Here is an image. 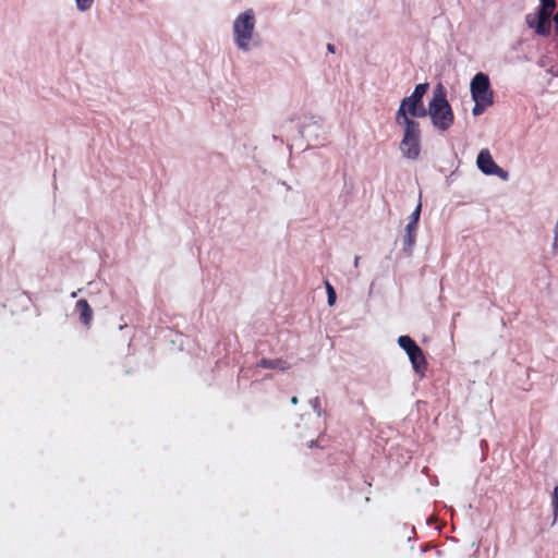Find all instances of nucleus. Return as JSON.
Returning <instances> with one entry per match:
<instances>
[{
	"label": "nucleus",
	"instance_id": "12",
	"mask_svg": "<svg viewBox=\"0 0 558 558\" xmlns=\"http://www.w3.org/2000/svg\"><path fill=\"white\" fill-rule=\"evenodd\" d=\"M474 107L472 109L473 116L482 114L488 107H490L494 102L484 101V100H473Z\"/></svg>",
	"mask_w": 558,
	"mask_h": 558
},
{
	"label": "nucleus",
	"instance_id": "10",
	"mask_svg": "<svg viewBox=\"0 0 558 558\" xmlns=\"http://www.w3.org/2000/svg\"><path fill=\"white\" fill-rule=\"evenodd\" d=\"M421 209H422V204H421V202H418V204L416 205L415 209L413 210V213L409 217V222H408V225L405 227V231L416 232L417 223H418L420 216H421Z\"/></svg>",
	"mask_w": 558,
	"mask_h": 558
},
{
	"label": "nucleus",
	"instance_id": "4",
	"mask_svg": "<svg viewBox=\"0 0 558 558\" xmlns=\"http://www.w3.org/2000/svg\"><path fill=\"white\" fill-rule=\"evenodd\" d=\"M401 129L399 150L407 160H417L422 154V131L420 123L397 124Z\"/></svg>",
	"mask_w": 558,
	"mask_h": 558
},
{
	"label": "nucleus",
	"instance_id": "7",
	"mask_svg": "<svg viewBox=\"0 0 558 558\" xmlns=\"http://www.w3.org/2000/svg\"><path fill=\"white\" fill-rule=\"evenodd\" d=\"M477 168L486 175H497L504 181L509 179L507 171L501 169L493 159L488 149H482L476 158Z\"/></svg>",
	"mask_w": 558,
	"mask_h": 558
},
{
	"label": "nucleus",
	"instance_id": "6",
	"mask_svg": "<svg viewBox=\"0 0 558 558\" xmlns=\"http://www.w3.org/2000/svg\"><path fill=\"white\" fill-rule=\"evenodd\" d=\"M470 93L472 100L494 102V92L490 86L489 77L483 72L476 73L471 80Z\"/></svg>",
	"mask_w": 558,
	"mask_h": 558
},
{
	"label": "nucleus",
	"instance_id": "16",
	"mask_svg": "<svg viewBox=\"0 0 558 558\" xmlns=\"http://www.w3.org/2000/svg\"><path fill=\"white\" fill-rule=\"evenodd\" d=\"M359 263H360V257L355 256V258H354V267H359Z\"/></svg>",
	"mask_w": 558,
	"mask_h": 558
},
{
	"label": "nucleus",
	"instance_id": "19",
	"mask_svg": "<svg viewBox=\"0 0 558 558\" xmlns=\"http://www.w3.org/2000/svg\"><path fill=\"white\" fill-rule=\"evenodd\" d=\"M328 50H329V51H331V52H333V46L329 44V45H328Z\"/></svg>",
	"mask_w": 558,
	"mask_h": 558
},
{
	"label": "nucleus",
	"instance_id": "14",
	"mask_svg": "<svg viewBox=\"0 0 558 558\" xmlns=\"http://www.w3.org/2000/svg\"><path fill=\"white\" fill-rule=\"evenodd\" d=\"M553 511H554V517L557 518L558 517V486L555 487L554 493H553Z\"/></svg>",
	"mask_w": 558,
	"mask_h": 558
},
{
	"label": "nucleus",
	"instance_id": "11",
	"mask_svg": "<svg viewBox=\"0 0 558 558\" xmlns=\"http://www.w3.org/2000/svg\"><path fill=\"white\" fill-rule=\"evenodd\" d=\"M73 2L78 13H86L92 10L96 0H73Z\"/></svg>",
	"mask_w": 558,
	"mask_h": 558
},
{
	"label": "nucleus",
	"instance_id": "18",
	"mask_svg": "<svg viewBox=\"0 0 558 558\" xmlns=\"http://www.w3.org/2000/svg\"><path fill=\"white\" fill-rule=\"evenodd\" d=\"M78 292H80V290L72 292V293H71V298H73V299H74V298H76V296H77V294H78Z\"/></svg>",
	"mask_w": 558,
	"mask_h": 558
},
{
	"label": "nucleus",
	"instance_id": "3",
	"mask_svg": "<svg viewBox=\"0 0 558 558\" xmlns=\"http://www.w3.org/2000/svg\"><path fill=\"white\" fill-rule=\"evenodd\" d=\"M256 19L252 9L238 14L232 23V36L236 48L243 52L250 51L255 45Z\"/></svg>",
	"mask_w": 558,
	"mask_h": 558
},
{
	"label": "nucleus",
	"instance_id": "1",
	"mask_svg": "<svg viewBox=\"0 0 558 558\" xmlns=\"http://www.w3.org/2000/svg\"><path fill=\"white\" fill-rule=\"evenodd\" d=\"M428 86V83L417 84L412 94L401 100L396 112V124L418 123L415 119L424 118L427 114L423 97Z\"/></svg>",
	"mask_w": 558,
	"mask_h": 558
},
{
	"label": "nucleus",
	"instance_id": "13",
	"mask_svg": "<svg viewBox=\"0 0 558 558\" xmlns=\"http://www.w3.org/2000/svg\"><path fill=\"white\" fill-rule=\"evenodd\" d=\"M327 303L332 306L336 303V291L329 281H326Z\"/></svg>",
	"mask_w": 558,
	"mask_h": 558
},
{
	"label": "nucleus",
	"instance_id": "9",
	"mask_svg": "<svg viewBox=\"0 0 558 558\" xmlns=\"http://www.w3.org/2000/svg\"><path fill=\"white\" fill-rule=\"evenodd\" d=\"M257 365L263 368H274L279 371H287L289 368V364L281 359H263Z\"/></svg>",
	"mask_w": 558,
	"mask_h": 558
},
{
	"label": "nucleus",
	"instance_id": "15",
	"mask_svg": "<svg viewBox=\"0 0 558 558\" xmlns=\"http://www.w3.org/2000/svg\"><path fill=\"white\" fill-rule=\"evenodd\" d=\"M415 242V232L405 231L404 244L411 248Z\"/></svg>",
	"mask_w": 558,
	"mask_h": 558
},
{
	"label": "nucleus",
	"instance_id": "5",
	"mask_svg": "<svg viewBox=\"0 0 558 558\" xmlns=\"http://www.w3.org/2000/svg\"><path fill=\"white\" fill-rule=\"evenodd\" d=\"M399 347L407 353L414 372L423 377L427 369V361L423 350L409 336H400L398 338Z\"/></svg>",
	"mask_w": 558,
	"mask_h": 558
},
{
	"label": "nucleus",
	"instance_id": "8",
	"mask_svg": "<svg viewBox=\"0 0 558 558\" xmlns=\"http://www.w3.org/2000/svg\"><path fill=\"white\" fill-rule=\"evenodd\" d=\"M76 310L80 312L81 320L89 326L93 317V311L86 300H78L76 303Z\"/></svg>",
	"mask_w": 558,
	"mask_h": 558
},
{
	"label": "nucleus",
	"instance_id": "20",
	"mask_svg": "<svg viewBox=\"0 0 558 558\" xmlns=\"http://www.w3.org/2000/svg\"><path fill=\"white\" fill-rule=\"evenodd\" d=\"M555 76H558V71L554 74Z\"/></svg>",
	"mask_w": 558,
	"mask_h": 558
},
{
	"label": "nucleus",
	"instance_id": "2",
	"mask_svg": "<svg viewBox=\"0 0 558 558\" xmlns=\"http://www.w3.org/2000/svg\"><path fill=\"white\" fill-rule=\"evenodd\" d=\"M427 114L432 125L441 132L448 131L454 121V114L450 104L446 99V93L442 85H437L433 97L427 106Z\"/></svg>",
	"mask_w": 558,
	"mask_h": 558
},
{
	"label": "nucleus",
	"instance_id": "17",
	"mask_svg": "<svg viewBox=\"0 0 558 558\" xmlns=\"http://www.w3.org/2000/svg\"><path fill=\"white\" fill-rule=\"evenodd\" d=\"M298 401H299V400H298V398H296V397H292V398H291V403H292V404H296V403H298Z\"/></svg>",
	"mask_w": 558,
	"mask_h": 558
}]
</instances>
